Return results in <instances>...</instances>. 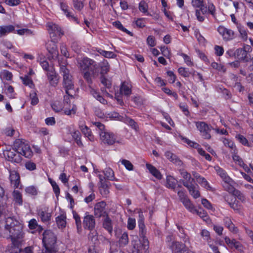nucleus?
Here are the masks:
<instances>
[{"label": "nucleus", "instance_id": "f257e3e1", "mask_svg": "<svg viewBox=\"0 0 253 253\" xmlns=\"http://www.w3.org/2000/svg\"><path fill=\"white\" fill-rule=\"evenodd\" d=\"M5 229L8 231L11 238H23V237L22 225L13 217L6 218Z\"/></svg>", "mask_w": 253, "mask_h": 253}, {"label": "nucleus", "instance_id": "f03ea898", "mask_svg": "<svg viewBox=\"0 0 253 253\" xmlns=\"http://www.w3.org/2000/svg\"><path fill=\"white\" fill-rule=\"evenodd\" d=\"M60 72L63 76V85L65 89L66 93L68 96H64V100L68 103V96L73 97L71 91L74 88V85L72 81V76L70 74L69 70L64 65H60Z\"/></svg>", "mask_w": 253, "mask_h": 253}, {"label": "nucleus", "instance_id": "7ed1b4c3", "mask_svg": "<svg viewBox=\"0 0 253 253\" xmlns=\"http://www.w3.org/2000/svg\"><path fill=\"white\" fill-rule=\"evenodd\" d=\"M56 237L50 230H46L43 233L42 243L45 249L44 253H53L57 252Z\"/></svg>", "mask_w": 253, "mask_h": 253}, {"label": "nucleus", "instance_id": "20e7f679", "mask_svg": "<svg viewBox=\"0 0 253 253\" xmlns=\"http://www.w3.org/2000/svg\"><path fill=\"white\" fill-rule=\"evenodd\" d=\"M13 147L19 155H21L26 158H29L33 155L29 144L20 139L16 140L14 142Z\"/></svg>", "mask_w": 253, "mask_h": 253}, {"label": "nucleus", "instance_id": "39448f33", "mask_svg": "<svg viewBox=\"0 0 253 253\" xmlns=\"http://www.w3.org/2000/svg\"><path fill=\"white\" fill-rule=\"evenodd\" d=\"M131 243L133 246V253H148L149 241L147 239H142V241L137 239H133Z\"/></svg>", "mask_w": 253, "mask_h": 253}, {"label": "nucleus", "instance_id": "423d86ee", "mask_svg": "<svg viewBox=\"0 0 253 253\" xmlns=\"http://www.w3.org/2000/svg\"><path fill=\"white\" fill-rule=\"evenodd\" d=\"M252 51V47L249 45L245 44L243 48H239L235 50L236 58L245 62L251 60L250 53Z\"/></svg>", "mask_w": 253, "mask_h": 253}, {"label": "nucleus", "instance_id": "0eeeda50", "mask_svg": "<svg viewBox=\"0 0 253 253\" xmlns=\"http://www.w3.org/2000/svg\"><path fill=\"white\" fill-rule=\"evenodd\" d=\"M47 27L50 37L53 40L57 41L64 35L61 27L55 23H48Z\"/></svg>", "mask_w": 253, "mask_h": 253}, {"label": "nucleus", "instance_id": "6e6552de", "mask_svg": "<svg viewBox=\"0 0 253 253\" xmlns=\"http://www.w3.org/2000/svg\"><path fill=\"white\" fill-rule=\"evenodd\" d=\"M172 253H190V250L183 244L179 242H173L169 246Z\"/></svg>", "mask_w": 253, "mask_h": 253}, {"label": "nucleus", "instance_id": "1a4fd4ad", "mask_svg": "<svg viewBox=\"0 0 253 253\" xmlns=\"http://www.w3.org/2000/svg\"><path fill=\"white\" fill-rule=\"evenodd\" d=\"M3 154L5 157L9 161L16 163H19L21 161V156L17 153L14 147L12 149L5 150Z\"/></svg>", "mask_w": 253, "mask_h": 253}, {"label": "nucleus", "instance_id": "9d476101", "mask_svg": "<svg viewBox=\"0 0 253 253\" xmlns=\"http://www.w3.org/2000/svg\"><path fill=\"white\" fill-rule=\"evenodd\" d=\"M100 139L105 144L113 145L116 140V137L112 132L102 131L99 132Z\"/></svg>", "mask_w": 253, "mask_h": 253}, {"label": "nucleus", "instance_id": "9b49d317", "mask_svg": "<svg viewBox=\"0 0 253 253\" xmlns=\"http://www.w3.org/2000/svg\"><path fill=\"white\" fill-rule=\"evenodd\" d=\"M78 63L80 68L83 70H85L88 68L89 66H92L94 68L92 70V74L94 75L96 73V71H94V70L97 68V65L92 59L87 57H84L82 60H80Z\"/></svg>", "mask_w": 253, "mask_h": 253}, {"label": "nucleus", "instance_id": "f8f14e48", "mask_svg": "<svg viewBox=\"0 0 253 253\" xmlns=\"http://www.w3.org/2000/svg\"><path fill=\"white\" fill-rule=\"evenodd\" d=\"M83 226L84 229L92 231L95 226V220L92 215L86 213L83 219Z\"/></svg>", "mask_w": 253, "mask_h": 253}, {"label": "nucleus", "instance_id": "ddd939ff", "mask_svg": "<svg viewBox=\"0 0 253 253\" xmlns=\"http://www.w3.org/2000/svg\"><path fill=\"white\" fill-rule=\"evenodd\" d=\"M196 126L202 133V135L205 139H210L211 138V135L209 133L211 129L206 123L204 122H196Z\"/></svg>", "mask_w": 253, "mask_h": 253}, {"label": "nucleus", "instance_id": "4468645a", "mask_svg": "<svg viewBox=\"0 0 253 253\" xmlns=\"http://www.w3.org/2000/svg\"><path fill=\"white\" fill-rule=\"evenodd\" d=\"M218 32L222 36L223 39L225 41H228L233 39L234 32L224 26H220L218 28Z\"/></svg>", "mask_w": 253, "mask_h": 253}, {"label": "nucleus", "instance_id": "2eb2a0df", "mask_svg": "<svg viewBox=\"0 0 253 253\" xmlns=\"http://www.w3.org/2000/svg\"><path fill=\"white\" fill-rule=\"evenodd\" d=\"M106 203L104 202H101L97 203L94 206V214L96 217L106 216V212L105 211Z\"/></svg>", "mask_w": 253, "mask_h": 253}, {"label": "nucleus", "instance_id": "dca6fc26", "mask_svg": "<svg viewBox=\"0 0 253 253\" xmlns=\"http://www.w3.org/2000/svg\"><path fill=\"white\" fill-rule=\"evenodd\" d=\"M22 238H15L13 239L11 238L12 242V245L7 250L8 253H20L21 249L19 248V245L21 244V240Z\"/></svg>", "mask_w": 253, "mask_h": 253}, {"label": "nucleus", "instance_id": "f3484780", "mask_svg": "<svg viewBox=\"0 0 253 253\" xmlns=\"http://www.w3.org/2000/svg\"><path fill=\"white\" fill-rule=\"evenodd\" d=\"M46 48L49 53L51 55L52 58H57L58 57V51L55 41L52 39L51 41L48 42L46 44Z\"/></svg>", "mask_w": 253, "mask_h": 253}, {"label": "nucleus", "instance_id": "a211bd4d", "mask_svg": "<svg viewBox=\"0 0 253 253\" xmlns=\"http://www.w3.org/2000/svg\"><path fill=\"white\" fill-rule=\"evenodd\" d=\"M47 76L50 85L53 86H56L59 82V77L52 68L47 72Z\"/></svg>", "mask_w": 253, "mask_h": 253}, {"label": "nucleus", "instance_id": "6ab92c4d", "mask_svg": "<svg viewBox=\"0 0 253 253\" xmlns=\"http://www.w3.org/2000/svg\"><path fill=\"white\" fill-rule=\"evenodd\" d=\"M139 216L140 218L138 221L139 235L142 239H146L145 236L146 234V229L144 223L142 212L139 213Z\"/></svg>", "mask_w": 253, "mask_h": 253}, {"label": "nucleus", "instance_id": "aec40b11", "mask_svg": "<svg viewBox=\"0 0 253 253\" xmlns=\"http://www.w3.org/2000/svg\"><path fill=\"white\" fill-rule=\"evenodd\" d=\"M59 3L60 5V8L62 11H64L65 14H66V16L69 18H71L74 21H77V18L76 17L74 16V15H72L70 12H69L68 9V5L65 2L64 0H59Z\"/></svg>", "mask_w": 253, "mask_h": 253}, {"label": "nucleus", "instance_id": "412c9836", "mask_svg": "<svg viewBox=\"0 0 253 253\" xmlns=\"http://www.w3.org/2000/svg\"><path fill=\"white\" fill-rule=\"evenodd\" d=\"M120 91V94L128 97L131 93L130 85L126 82H123L121 85Z\"/></svg>", "mask_w": 253, "mask_h": 253}, {"label": "nucleus", "instance_id": "4be33fe9", "mask_svg": "<svg viewBox=\"0 0 253 253\" xmlns=\"http://www.w3.org/2000/svg\"><path fill=\"white\" fill-rule=\"evenodd\" d=\"M9 178L11 181V184L13 185L14 188H18L20 184V176L16 171H12L10 172Z\"/></svg>", "mask_w": 253, "mask_h": 253}, {"label": "nucleus", "instance_id": "5701e85b", "mask_svg": "<svg viewBox=\"0 0 253 253\" xmlns=\"http://www.w3.org/2000/svg\"><path fill=\"white\" fill-rule=\"evenodd\" d=\"M180 173L183 178L184 179L183 180H180V182H181L183 184L184 183H187V184L189 185L193 184L194 179L191 177L190 173L183 170L180 171Z\"/></svg>", "mask_w": 253, "mask_h": 253}, {"label": "nucleus", "instance_id": "b1692460", "mask_svg": "<svg viewBox=\"0 0 253 253\" xmlns=\"http://www.w3.org/2000/svg\"><path fill=\"white\" fill-rule=\"evenodd\" d=\"M183 185L188 189L190 194L194 198L196 199L200 197V192L196 189V186L194 184L189 185L187 183H184Z\"/></svg>", "mask_w": 253, "mask_h": 253}, {"label": "nucleus", "instance_id": "393cba45", "mask_svg": "<svg viewBox=\"0 0 253 253\" xmlns=\"http://www.w3.org/2000/svg\"><path fill=\"white\" fill-rule=\"evenodd\" d=\"M165 156L170 161L177 166H181L182 162L179 160L177 157L170 151H167L165 153Z\"/></svg>", "mask_w": 253, "mask_h": 253}, {"label": "nucleus", "instance_id": "a878e982", "mask_svg": "<svg viewBox=\"0 0 253 253\" xmlns=\"http://www.w3.org/2000/svg\"><path fill=\"white\" fill-rule=\"evenodd\" d=\"M79 128L84 136L87 137L90 141H94V136L92 135L91 130L87 126L80 125Z\"/></svg>", "mask_w": 253, "mask_h": 253}, {"label": "nucleus", "instance_id": "bb28decb", "mask_svg": "<svg viewBox=\"0 0 253 253\" xmlns=\"http://www.w3.org/2000/svg\"><path fill=\"white\" fill-rule=\"evenodd\" d=\"M224 225L229 229V230L233 233H237L238 231L237 228L232 223L231 219L228 217H224L223 219Z\"/></svg>", "mask_w": 253, "mask_h": 253}, {"label": "nucleus", "instance_id": "cd10ccee", "mask_svg": "<svg viewBox=\"0 0 253 253\" xmlns=\"http://www.w3.org/2000/svg\"><path fill=\"white\" fill-rule=\"evenodd\" d=\"M103 227L105 228L110 234L112 233L113 225L112 220L107 215L104 219L103 221Z\"/></svg>", "mask_w": 253, "mask_h": 253}, {"label": "nucleus", "instance_id": "c85d7f7f", "mask_svg": "<svg viewBox=\"0 0 253 253\" xmlns=\"http://www.w3.org/2000/svg\"><path fill=\"white\" fill-rule=\"evenodd\" d=\"M193 6L196 8H200V9L204 14L207 11V7L204 4V0H192Z\"/></svg>", "mask_w": 253, "mask_h": 253}, {"label": "nucleus", "instance_id": "c756f323", "mask_svg": "<svg viewBox=\"0 0 253 253\" xmlns=\"http://www.w3.org/2000/svg\"><path fill=\"white\" fill-rule=\"evenodd\" d=\"M110 183L109 182H106L99 184V189L100 194L103 196H107L109 193V185Z\"/></svg>", "mask_w": 253, "mask_h": 253}, {"label": "nucleus", "instance_id": "7c9ffc66", "mask_svg": "<svg viewBox=\"0 0 253 253\" xmlns=\"http://www.w3.org/2000/svg\"><path fill=\"white\" fill-rule=\"evenodd\" d=\"M13 31H14V27L12 25L0 26V38Z\"/></svg>", "mask_w": 253, "mask_h": 253}, {"label": "nucleus", "instance_id": "2f4dec72", "mask_svg": "<svg viewBox=\"0 0 253 253\" xmlns=\"http://www.w3.org/2000/svg\"><path fill=\"white\" fill-rule=\"evenodd\" d=\"M73 217L75 220L76 225L77 232L79 234L81 233L82 231V222L80 215L75 211H73Z\"/></svg>", "mask_w": 253, "mask_h": 253}, {"label": "nucleus", "instance_id": "473e14b6", "mask_svg": "<svg viewBox=\"0 0 253 253\" xmlns=\"http://www.w3.org/2000/svg\"><path fill=\"white\" fill-rule=\"evenodd\" d=\"M66 216L64 214H61L56 218L57 224L59 228H63L66 224Z\"/></svg>", "mask_w": 253, "mask_h": 253}, {"label": "nucleus", "instance_id": "72a5a7b5", "mask_svg": "<svg viewBox=\"0 0 253 253\" xmlns=\"http://www.w3.org/2000/svg\"><path fill=\"white\" fill-rule=\"evenodd\" d=\"M129 239L128 234L126 232H123L121 233L119 237V243L121 246H125L128 243Z\"/></svg>", "mask_w": 253, "mask_h": 253}, {"label": "nucleus", "instance_id": "f704fd0d", "mask_svg": "<svg viewBox=\"0 0 253 253\" xmlns=\"http://www.w3.org/2000/svg\"><path fill=\"white\" fill-rule=\"evenodd\" d=\"M103 172L107 179L112 181L117 180L114 176V171L111 169L109 168H106L103 171Z\"/></svg>", "mask_w": 253, "mask_h": 253}, {"label": "nucleus", "instance_id": "c9c22d12", "mask_svg": "<svg viewBox=\"0 0 253 253\" xmlns=\"http://www.w3.org/2000/svg\"><path fill=\"white\" fill-rule=\"evenodd\" d=\"M181 202L184 205L186 209H187L190 211L192 212H194L195 211V209L191 203L190 200L187 198L185 199H184Z\"/></svg>", "mask_w": 253, "mask_h": 253}, {"label": "nucleus", "instance_id": "e433bc0d", "mask_svg": "<svg viewBox=\"0 0 253 253\" xmlns=\"http://www.w3.org/2000/svg\"><path fill=\"white\" fill-rule=\"evenodd\" d=\"M39 215L43 222H47L50 219L51 214L45 211H40Z\"/></svg>", "mask_w": 253, "mask_h": 253}, {"label": "nucleus", "instance_id": "4c0bfd02", "mask_svg": "<svg viewBox=\"0 0 253 253\" xmlns=\"http://www.w3.org/2000/svg\"><path fill=\"white\" fill-rule=\"evenodd\" d=\"M148 8V4L145 1H141L140 2L139 4V10L143 13H147V15L151 16L150 13L147 12Z\"/></svg>", "mask_w": 253, "mask_h": 253}, {"label": "nucleus", "instance_id": "58836bf2", "mask_svg": "<svg viewBox=\"0 0 253 253\" xmlns=\"http://www.w3.org/2000/svg\"><path fill=\"white\" fill-rule=\"evenodd\" d=\"M124 122L128 124L129 126H130L132 128L134 129L135 130H137L138 129V126L137 123L132 119L126 117Z\"/></svg>", "mask_w": 253, "mask_h": 253}, {"label": "nucleus", "instance_id": "ea45409f", "mask_svg": "<svg viewBox=\"0 0 253 253\" xmlns=\"http://www.w3.org/2000/svg\"><path fill=\"white\" fill-rule=\"evenodd\" d=\"M97 52L106 58H114L116 56V55L113 52L105 51L101 49H98Z\"/></svg>", "mask_w": 253, "mask_h": 253}, {"label": "nucleus", "instance_id": "a19ab883", "mask_svg": "<svg viewBox=\"0 0 253 253\" xmlns=\"http://www.w3.org/2000/svg\"><path fill=\"white\" fill-rule=\"evenodd\" d=\"M13 195L15 202L17 203L19 205H22V197L20 192L18 190H14L13 191Z\"/></svg>", "mask_w": 253, "mask_h": 253}, {"label": "nucleus", "instance_id": "79ce46f5", "mask_svg": "<svg viewBox=\"0 0 253 253\" xmlns=\"http://www.w3.org/2000/svg\"><path fill=\"white\" fill-rule=\"evenodd\" d=\"M49 180L52 186L54 192L55 193L56 197L58 198L60 194V188L58 185L55 181L51 180V179H49Z\"/></svg>", "mask_w": 253, "mask_h": 253}, {"label": "nucleus", "instance_id": "37998d69", "mask_svg": "<svg viewBox=\"0 0 253 253\" xmlns=\"http://www.w3.org/2000/svg\"><path fill=\"white\" fill-rule=\"evenodd\" d=\"M109 70V65L107 61H103L101 65V74L103 76Z\"/></svg>", "mask_w": 253, "mask_h": 253}, {"label": "nucleus", "instance_id": "c03bdc74", "mask_svg": "<svg viewBox=\"0 0 253 253\" xmlns=\"http://www.w3.org/2000/svg\"><path fill=\"white\" fill-rule=\"evenodd\" d=\"M110 253H123L117 245L113 243L110 245Z\"/></svg>", "mask_w": 253, "mask_h": 253}, {"label": "nucleus", "instance_id": "a18cd8bd", "mask_svg": "<svg viewBox=\"0 0 253 253\" xmlns=\"http://www.w3.org/2000/svg\"><path fill=\"white\" fill-rule=\"evenodd\" d=\"M193 213H197L198 215H199L200 217L203 218L204 220H206L208 219L207 213L205 212V211L202 209H200L199 210L195 209V211H194Z\"/></svg>", "mask_w": 253, "mask_h": 253}, {"label": "nucleus", "instance_id": "49530a36", "mask_svg": "<svg viewBox=\"0 0 253 253\" xmlns=\"http://www.w3.org/2000/svg\"><path fill=\"white\" fill-rule=\"evenodd\" d=\"M167 183L168 185V187L170 188L171 189H174L175 188L174 179L172 176H169L167 177Z\"/></svg>", "mask_w": 253, "mask_h": 253}, {"label": "nucleus", "instance_id": "de8ad7c7", "mask_svg": "<svg viewBox=\"0 0 253 253\" xmlns=\"http://www.w3.org/2000/svg\"><path fill=\"white\" fill-rule=\"evenodd\" d=\"M25 191L27 193L32 195H37L38 194V191L36 188L34 186H30L26 187Z\"/></svg>", "mask_w": 253, "mask_h": 253}, {"label": "nucleus", "instance_id": "09e8293b", "mask_svg": "<svg viewBox=\"0 0 253 253\" xmlns=\"http://www.w3.org/2000/svg\"><path fill=\"white\" fill-rule=\"evenodd\" d=\"M52 109L56 112H59L63 110V107L59 102H55L51 104Z\"/></svg>", "mask_w": 253, "mask_h": 253}, {"label": "nucleus", "instance_id": "8fccbe9b", "mask_svg": "<svg viewBox=\"0 0 253 253\" xmlns=\"http://www.w3.org/2000/svg\"><path fill=\"white\" fill-rule=\"evenodd\" d=\"M30 96L31 99V104L32 105H35L39 102V99L37 96V94L35 92L33 91L30 93Z\"/></svg>", "mask_w": 253, "mask_h": 253}, {"label": "nucleus", "instance_id": "3c124183", "mask_svg": "<svg viewBox=\"0 0 253 253\" xmlns=\"http://www.w3.org/2000/svg\"><path fill=\"white\" fill-rule=\"evenodd\" d=\"M236 138L245 146H249V142L248 140L242 135L238 134L236 135Z\"/></svg>", "mask_w": 253, "mask_h": 253}, {"label": "nucleus", "instance_id": "603ef678", "mask_svg": "<svg viewBox=\"0 0 253 253\" xmlns=\"http://www.w3.org/2000/svg\"><path fill=\"white\" fill-rule=\"evenodd\" d=\"M74 7L77 10H81L84 7L82 0H73Z\"/></svg>", "mask_w": 253, "mask_h": 253}, {"label": "nucleus", "instance_id": "864d4df0", "mask_svg": "<svg viewBox=\"0 0 253 253\" xmlns=\"http://www.w3.org/2000/svg\"><path fill=\"white\" fill-rule=\"evenodd\" d=\"M223 186L225 190L232 194L236 190L235 188L232 185V183H223Z\"/></svg>", "mask_w": 253, "mask_h": 253}, {"label": "nucleus", "instance_id": "5fc2aeb1", "mask_svg": "<svg viewBox=\"0 0 253 253\" xmlns=\"http://www.w3.org/2000/svg\"><path fill=\"white\" fill-rule=\"evenodd\" d=\"M182 139L184 142L186 143L190 147L197 148V149L199 148L200 145L198 143L193 142L186 138H183Z\"/></svg>", "mask_w": 253, "mask_h": 253}, {"label": "nucleus", "instance_id": "6e6d98bb", "mask_svg": "<svg viewBox=\"0 0 253 253\" xmlns=\"http://www.w3.org/2000/svg\"><path fill=\"white\" fill-rule=\"evenodd\" d=\"M197 181L202 185L203 186L205 187L206 188L208 189L210 187V185L208 184V181L206 180V179L203 177H200Z\"/></svg>", "mask_w": 253, "mask_h": 253}, {"label": "nucleus", "instance_id": "4d7b16f0", "mask_svg": "<svg viewBox=\"0 0 253 253\" xmlns=\"http://www.w3.org/2000/svg\"><path fill=\"white\" fill-rule=\"evenodd\" d=\"M233 159L238 165L241 167L244 168L245 166V164L243 162V160L238 155H234L233 156Z\"/></svg>", "mask_w": 253, "mask_h": 253}, {"label": "nucleus", "instance_id": "13d9d810", "mask_svg": "<svg viewBox=\"0 0 253 253\" xmlns=\"http://www.w3.org/2000/svg\"><path fill=\"white\" fill-rule=\"evenodd\" d=\"M135 219L132 218H129L127 221V228L129 230H133L135 227Z\"/></svg>", "mask_w": 253, "mask_h": 253}, {"label": "nucleus", "instance_id": "bf43d9fd", "mask_svg": "<svg viewBox=\"0 0 253 253\" xmlns=\"http://www.w3.org/2000/svg\"><path fill=\"white\" fill-rule=\"evenodd\" d=\"M17 33L20 35H30L33 34V32L28 29H22L17 30Z\"/></svg>", "mask_w": 253, "mask_h": 253}, {"label": "nucleus", "instance_id": "052dcab7", "mask_svg": "<svg viewBox=\"0 0 253 253\" xmlns=\"http://www.w3.org/2000/svg\"><path fill=\"white\" fill-rule=\"evenodd\" d=\"M122 164L125 166L127 169L129 170H133V166L130 161L126 160H123L122 161Z\"/></svg>", "mask_w": 253, "mask_h": 253}, {"label": "nucleus", "instance_id": "680f3d73", "mask_svg": "<svg viewBox=\"0 0 253 253\" xmlns=\"http://www.w3.org/2000/svg\"><path fill=\"white\" fill-rule=\"evenodd\" d=\"M198 153L202 156L205 157V159L209 161H211V157L208 153H206V152L201 148H198Z\"/></svg>", "mask_w": 253, "mask_h": 253}, {"label": "nucleus", "instance_id": "e2e57ef3", "mask_svg": "<svg viewBox=\"0 0 253 253\" xmlns=\"http://www.w3.org/2000/svg\"><path fill=\"white\" fill-rule=\"evenodd\" d=\"M232 194L237 197L241 201L244 202L245 201V196L240 191L236 189Z\"/></svg>", "mask_w": 253, "mask_h": 253}, {"label": "nucleus", "instance_id": "0e129e2a", "mask_svg": "<svg viewBox=\"0 0 253 253\" xmlns=\"http://www.w3.org/2000/svg\"><path fill=\"white\" fill-rule=\"evenodd\" d=\"M109 117L112 119H117L119 120L122 121L124 119V117L120 116L118 113L114 112L108 114Z\"/></svg>", "mask_w": 253, "mask_h": 253}, {"label": "nucleus", "instance_id": "69168bd1", "mask_svg": "<svg viewBox=\"0 0 253 253\" xmlns=\"http://www.w3.org/2000/svg\"><path fill=\"white\" fill-rule=\"evenodd\" d=\"M238 29L242 39L244 41L247 40L248 38V35L246 30L243 27H238Z\"/></svg>", "mask_w": 253, "mask_h": 253}, {"label": "nucleus", "instance_id": "338daca9", "mask_svg": "<svg viewBox=\"0 0 253 253\" xmlns=\"http://www.w3.org/2000/svg\"><path fill=\"white\" fill-rule=\"evenodd\" d=\"M215 53L217 56H221L224 52L223 48L219 45H215L214 46Z\"/></svg>", "mask_w": 253, "mask_h": 253}, {"label": "nucleus", "instance_id": "774afa93", "mask_svg": "<svg viewBox=\"0 0 253 253\" xmlns=\"http://www.w3.org/2000/svg\"><path fill=\"white\" fill-rule=\"evenodd\" d=\"M21 79L22 80L23 84L26 85H30L33 84L31 79L28 75H25L24 77H21Z\"/></svg>", "mask_w": 253, "mask_h": 253}]
</instances>
